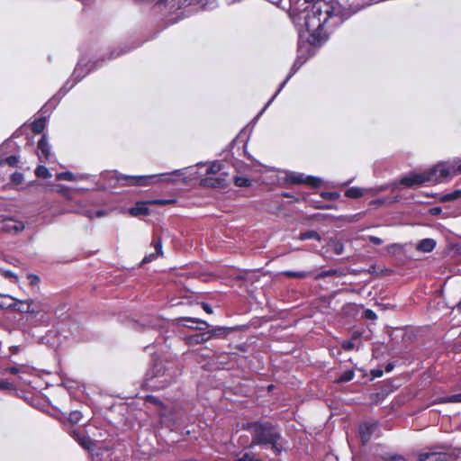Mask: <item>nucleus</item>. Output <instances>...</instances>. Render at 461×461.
Segmentation results:
<instances>
[{
    "label": "nucleus",
    "instance_id": "f257e3e1",
    "mask_svg": "<svg viewBox=\"0 0 461 461\" xmlns=\"http://www.w3.org/2000/svg\"><path fill=\"white\" fill-rule=\"evenodd\" d=\"M312 0H291L290 17L297 28L299 37L303 38L308 33V41L311 44H320L327 39L323 28L330 16V7L326 5L322 10V3H314L309 9Z\"/></svg>",
    "mask_w": 461,
    "mask_h": 461
},
{
    "label": "nucleus",
    "instance_id": "f03ea898",
    "mask_svg": "<svg viewBox=\"0 0 461 461\" xmlns=\"http://www.w3.org/2000/svg\"><path fill=\"white\" fill-rule=\"evenodd\" d=\"M176 375V363L157 361L147 372L144 385L150 390H160L170 384Z\"/></svg>",
    "mask_w": 461,
    "mask_h": 461
},
{
    "label": "nucleus",
    "instance_id": "7ed1b4c3",
    "mask_svg": "<svg viewBox=\"0 0 461 461\" xmlns=\"http://www.w3.org/2000/svg\"><path fill=\"white\" fill-rule=\"evenodd\" d=\"M243 428L250 431L252 445H272L280 438L279 431L268 422H251L244 425Z\"/></svg>",
    "mask_w": 461,
    "mask_h": 461
},
{
    "label": "nucleus",
    "instance_id": "20e7f679",
    "mask_svg": "<svg viewBox=\"0 0 461 461\" xmlns=\"http://www.w3.org/2000/svg\"><path fill=\"white\" fill-rule=\"evenodd\" d=\"M181 176L182 170H175L171 173H162L157 175H149V176H126V175H117L116 179L119 182H122V185H137V186H148L153 184L169 180L170 176Z\"/></svg>",
    "mask_w": 461,
    "mask_h": 461
},
{
    "label": "nucleus",
    "instance_id": "39448f33",
    "mask_svg": "<svg viewBox=\"0 0 461 461\" xmlns=\"http://www.w3.org/2000/svg\"><path fill=\"white\" fill-rule=\"evenodd\" d=\"M457 174H461V163L459 162L438 163L425 171V175L431 178L428 179V183L443 182Z\"/></svg>",
    "mask_w": 461,
    "mask_h": 461
},
{
    "label": "nucleus",
    "instance_id": "423d86ee",
    "mask_svg": "<svg viewBox=\"0 0 461 461\" xmlns=\"http://www.w3.org/2000/svg\"><path fill=\"white\" fill-rule=\"evenodd\" d=\"M72 436L82 447L90 451L93 461H107L110 458V449L108 447H97L89 437L76 430L72 432Z\"/></svg>",
    "mask_w": 461,
    "mask_h": 461
},
{
    "label": "nucleus",
    "instance_id": "0eeeda50",
    "mask_svg": "<svg viewBox=\"0 0 461 461\" xmlns=\"http://www.w3.org/2000/svg\"><path fill=\"white\" fill-rule=\"evenodd\" d=\"M428 179H430L427 175H425V171L423 172H411L408 175L401 177L399 180V185H402L406 187H418L424 184L428 183Z\"/></svg>",
    "mask_w": 461,
    "mask_h": 461
},
{
    "label": "nucleus",
    "instance_id": "6e6552de",
    "mask_svg": "<svg viewBox=\"0 0 461 461\" xmlns=\"http://www.w3.org/2000/svg\"><path fill=\"white\" fill-rule=\"evenodd\" d=\"M286 181L293 184H307L312 186H319L321 180L318 177L304 176L301 173L288 172L285 174Z\"/></svg>",
    "mask_w": 461,
    "mask_h": 461
},
{
    "label": "nucleus",
    "instance_id": "1a4fd4ad",
    "mask_svg": "<svg viewBox=\"0 0 461 461\" xmlns=\"http://www.w3.org/2000/svg\"><path fill=\"white\" fill-rule=\"evenodd\" d=\"M224 329L221 327H218L214 330H210L203 331L202 333H196L191 336L186 337L185 342L189 346L198 345L204 343L210 340L217 332H221Z\"/></svg>",
    "mask_w": 461,
    "mask_h": 461
},
{
    "label": "nucleus",
    "instance_id": "9d476101",
    "mask_svg": "<svg viewBox=\"0 0 461 461\" xmlns=\"http://www.w3.org/2000/svg\"><path fill=\"white\" fill-rule=\"evenodd\" d=\"M378 429L376 421H366L359 427V436L363 444H366L371 438L375 434Z\"/></svg>",
    "mask_w": 461,
    "mask_h": 461
},
{
    "label": "nucleus",
    "instance_id": "9b49d317",
    "mask_svg": "<svg viewBox=\"0 0 461 461\" xmlns=\"http://www.w3.org/2000/svg\"><path fill=\"white\" fill-rule=\"evenodd\" d=\"M38 157L41 161H51V147L49 144L45 135L38 142Z\"/></svg>",
    "mask_w": 461,
    "mask_h": 461
},
{
    "label": "nucleus",
    "instance_id": "f8f14e48",
    "mask_svg": "<svg viewBox=\"0 0 461 461\" xmlns=\"http://www.w3.org/2000/svg\"><path fill=\"white\" fill-rule=\"evenodd\" d=\"M24 229L23 221L12 218L5 219L0 223V230L9 233H18Z\"/></svg>",
    "mask_w": 461,
    "mask_h": 461
},
{
    "label": "nucleus",
    "instance_id": "ddd939ff",
    "mask_svg": "<svg viewBox=\"0 0 461 461\" xmlns=\"http://www.w3.org/2000/svg\"><path fill=\"white\" fill-rule=\"evenodd\" d=\"M202 184L204 186L221 188L228 185L227 179L223 176H208L202 180Z\"/></svg>",
    "mask_w": 461,
    "mask_h": 461
},
{
    "label": "nucleus",
    "instance_id": "4468645a",
    "mask_svg": "<svg viewBox=\"0 0 461 461\" xmlns=\"http://www.w3.org/2000/svg\"><path fill=\"white\" fill-rule=\"evenodd\" d=\"M148 203H149V202L148 203H144V202L137 203L135 204V206L129 209L130 214L132 216H135V217L140 216V215H148L149 212V210L147 206Z\"/></svg>",
    "mask_w": 461,
    "mask_h": 461
},
{
    "label": "nucleus",
    "instance_id": "2eb2a0df",
    "mask_svg": "<svg viewBox=\"0 0 461 461\" xmlns=\"http://www.w3.org/2000/svg\"><path fill=\"white\" fill-rule=\"evenodd\" d=\"M152 245L156 250V253H151L149 255L145 256L144 258L142 259V264L149 263L153 261L157 258V256H161L163 254L162 243L159 239L158 240L153 241Z\"/></svg>",
    "mask_w": 461,
    "mask_h": 461
},
{
    "label": "nucleus",
    "instance_id": "dca6fc26",
    "mask_svg": "<svg viewBox=\"0 0 461 461\" xmlns=\"http://www.w3.org/2000/svg\"><path fill=\"white\" fill-rule=\"evenodd\" d=\"M12 300L15 301L16 303L14 304L8 305V307L14 309V311L22 313H27L29 311V304L32 303V300H25V301H20L16 300L13 297H10Z\"/></svg>",
    "mask_w": 461,
    "mask_h": 461
},
{
    "label": "nucleus",
    "instance_id": "f3484780",
    "mask_svg": "<svg viewBox=\"0 0 461 461\" xmlns=\"http://www.w3.org/2000/svg\"><path fill=\"white\" fill-rule=\"evenodd\" d=\"M444 455L438 452H424L419 455L417 461H443Z\"/></svg>",
    "mask_w": 461,
    "mask_h": 461
},
{
    "label": "nucleus",
    "instance_id": "a211bd4d",
    "mask_svg": "<svg viewBox=\"0 0 461 461\" xmlns=\"http://www.w3.org/2000/svg\"><path fill=\"white\" fill-rule=\"evenodd\" d=\"M296 64L294 65L291 73L286 77V78L283 81L280 87L277 89L276 94L272 96V98L267 102V104L264 106V108L260 111L258 117L260 116L266 109L269 106V104L273 102V100L276 97V95L281 92V90L285 87L288 80L292 77V76L294 74V72L297 70V68H295Z\"/></svg>",
    "mask_w": 461,
    "mask_h": 461
},
{
    "label": "nucleus",
    "instance_id": "6ab92c4d",
    "mask_svg": "<svg viewBox=\"0 0 461 461\" xmlns=\"http://www.w3.org/2000/svg\"><path fill=\"white\" fill-rule=\"evenodd\" d=\"M436 241L433 239H424L417 245V249L422 252H430L434 249Z\"/></svg>",
    "mask_w": 461,
    "mask_h": 461
},
{
    "label": "nucleus",
    "instance_id": "aec40b11",
    "mask_svg": "<svg viewBox=\"0 0 461 461\" xmlns=\"http://www.w3.org/2000/svg\"><path fill=\"white\" fill-rule=\"evenodd\" d=\"M460 197H461V189H456L453 192H450V193L441 195L439 200H440V202L446 203V202L457 200Z\"/></svg>",
    "mask_w": 461,
    "mask_h": 461
},
{
    "label": "nucleus",
    "instance_id": "412c9836",
    "mask_svg": "<svg viewBox=\"0 0 461 461\" xmlns=\"http://www.w3.org/2000/svg\"><path fill=\"white\" fill-rule=\"evenodd\" d=\"M284 276H287V277H290V278H300V279H303V278H306L310 276V272H306V271H290V270H287V271H284L282 273Z\"/></svg>",
    "mask_w": 461,
    "mask_h": 461
},
{
    "label": "nucleus",
    "instance_id": "4be33fe9",
    "mask_svg": "<svg viewBox=\"0 0 461 461\" xmlns=\"http://www.w3.org/2000/svg\"><path fill=\"white\" fill-rule=\"evenodd\" d=\"M366 190L359 187L348 188L345 194L349 198H359L365 194Z\"/></svg>",
    "mask_w": 461,
    "mask_h": 461
},
{
    "label": "nucleus",
    "instance_id": "5701e85b",
    "mask_svg": "<svg viewBox=\"0 0 461 461\" xmlns=\"http://www.w3.org/2000/svg\"><path fill=\"white\" fill-rule=\"evenodd\" d=\"M46 126V119L41 117L35 120L32 124V130L35 133H41Z\"/></svg>",
    "mask_w": 461,
    "mask_h": 461
},
{
    "label": "nucleus",
    "instance_id": "b1692460",
    "mask_svg": "<svg viewBox=\"0 0 461 461\" xmlns=\"http://www.w3.org/2000/svg\"><path fill=\"white\" fill-rule=\"evenodd\" d=\"M190 3H195L203 9H213L217 5L216 0H190Z\"/></svg>",
    "mask_w": 461,
    "mask_h": 461
},
{
    "label": "nucleus",
    "instance_id": "393cba45",
    "mask_svg": "<svg viewBox=\"0 0 461 461\" xmlns=\"http://www.w3.org/2000/svg\"><path fill=\"white\" fill-rule=\"evenodd\" d=\"M185 321L203 325V327H195V329L200 330H203L209 328V326H210L206 321H202L200 319H195V318H181V319H179V322H182Z\"/></svg>",
    "mask_w": 461,
    "mask_h": 461
},
{
    "label": "nucleus",
    "instance_id": "a878e982",
    "mask_svg": "<svg viewBox=\"0 0 461 461\" xmlns=\"http://www.w3.org/2000/svg\"><path fill=\"white\" fill-rule=\"evenodd\" d=\"M355 376V373L353 370H347L343 372L339 377L337 379L338 383H347L351 381Z\"/></svg>",
    "mask_w": 461,
    "mask_h": 461
},
{
    "label": "nucleus",
    "instance_id": "bb28decb",
    "mask_svg": "<svg viewBox=\"0 0 461 461\" xmlns=\"http://www.w3.org/2000/svg\"><path fill=\"white\" fill-rule=\"evenodd\" d=\"M0 274L10 282L16 284L18 282V276L16 274L10 270H5L4 268H0Z\"/></svg>",
    "mask_w": 461,
    "mask_h": 461
},
{
    "label": "nucleus",
    "instance_id": "cd10ccee",
    "mask_svg": "<svg viewBox=\"0 0 461 461\" xmlns=\"http://www.w3.org/2000/svg\"><path fill=\"white\" fill-rule=\"evenodd\" d=\"M35 175L38 177L41 178H50L51 176V174L50 173L49 169L44 166H38L35 169Z\"/></svg>",
    "mask_w": 461,
    "mask_h": 461
},
{
    "label": "nucleus",
    "instance_id": "c85d7f7f",
    "mask_svg": "<svg viewBox=\"0 0 461 461\" xmlns=\"http://www.w3.org/2000/svg\"><path fill=\"white\" fill-rule=\"evenodd\" d=\"M234 184L240 187H248L251 185V180L245 176H235Z\"/></svg>",
    "mask_w": 461,
    "mask_h": 461
},
{
    "label": "nucleus",
    "instance_id": "c756f323",
    "mask_svg": "<svg viewBox=\"0 0 461 461\" xmlns=\"http://www.w3.org/2000/svg\"><path fill=\"white\" fill-rule=\"evenodd\" d=\"M299 240H320V235L318 234V232L314 230H308L306 232L301 233L299 236Z\"/></svg>",
    "mask_w": 461,
    "mask_h": 461
},
{
    "label": "nucleus",
    "instance_id": "7c9ffc66",
    "mask_svg": "<svg viewBox=\"0 0 461 461\" xmlns=\"http://www.w3.org/2000/svg\"><path fill=\"white\" fill-rule=\"evenodd\" d=\"M221 170V164L219 162L212 163L206 170L208 176H215Z\"/></svg>",
    "mask_w": 461,
    "mask_h": 461
},
{
    "label": "nucleus",
    "instance_id": "2f4dec72",
    "mask_svg": "<svg viewBox=\"0 0 461 461\" xmlns=\"http://www.w3.org/2000/svg\"><path fill=\"white\" fill-rule=\"evenodd\" d=\"M359 336L360 335L358 333H355L352 336V339L350 340L343 341L342 344H341V347L343 348V349H345V350H351V349H353L356 347V345L354 343V339H358Z\"/></svg>",
    "mask_w": 461,
    "mask_h": 461
},
{
    "label": "nucleus",
    "instance_id": "473e14b6",
    "mask_svg": "<svg viewBox=\"0 0 461 461\" xmlns=\"http://www.w3.org/2000/svg\"><path fill=\"white\" fill-rule=\"evenodd\" d=\"M440 402H461V393L456 394H452L449 396H445L441 398Z\"/></svg>",
    "mask_w": 461,
    "mask_h": 461
},
{
    "label": "nucleus",
    "instance_id": "72a5a7b5",
    "mask_svg": "<svg viewBox=\"0 0 461 461\" xmlns=\"http://www.w3.org/2000/svg\"><path fill=\"white\" fill-rule=\"evenodd\" d=\"M57 179L66 180V181H74L76 178H75V176L71 172L66 171V172L59 173L57 175Z\"/></svg>",
    "mask_w": 461,
    "mask_h": 461
},
{
    "label": "nucleus",
    "instance_id": "f704fd0d",
    "mask_svg": "<svg viewBox=\"0 0 461 461\" xmlns=\"http://www.w3.org/2000/svg\"><path fill=\"white\" fill-rule=\"evenodd\" d=\"M82 419V413L79 411H73L69 413L68 420L71 423H77Z\"/></svg>",
    "mask_w": 461,
    "mask_h": 461
},
{
    "label": "nucleus",
    "instance_id": "c9c22d12",
    "mask_svg": "<svg viewBox=\"0 0 461 461\" xmlns=\"http://www.w3.org/2000/svg\"><path fill=\"white\" fill-rule=\"evenodd\" d=\"M321 197L326 200L335 201L339 198V194L337 192H322Z\"/></svg>",
    "mask_w": 461,
    "mask_h": 461
},
{
    "label": "nucleus",
    "instance_id": "e433bc0d",
    "mask_svg": "<svg viewBox=\"0 0 461 461\" xmlns=\"http://www.w3.org/2000/svg\"><path fill=\"white\" fill-rule=\"evenodd\" d=\"M87 72H88V70L86 72L83 73L82 65L80 63H78L73 72V77H75L77 78V81H79L81 78H83L86 76V74Z\"/></svg>",
    "mask_w": 461,
    "mask_h": 461
},
{
    "label": "nucleus",
    "instance_id": "4c0bfd02",
    "mask_svg": "<svg viewBox=\"0 0 461 461\" xmlns=\"http://www.w3.org/2000/svg\"><path fill=\"white\" fill-rule=\"evenodd\" d=\"M332 247H333V250L334 252L337 254V255H340L342 254L343 250H344V246L341 242L339 241H334L332 243Z\"/></svg>",
    "mask_w": 461,
    "mask_h": 461
},
{
    "label": "nucleus",
    "instance_id": "58836bf2",
    "mask_svg": "<svg viewBox=\"0 0 461 461\" xmlns=\"http://www.w3.org/2000/svg\"><path fill=\"white\" fill-rule=\"evenodd\" d=\"M336 274H337V270H335V269L322 271L321 273L317 275L316 279L324 278L326 276H335Z\"/></svg>",
    "mask_w": 461,
    "mask_h": 461
},
{
    "label": "nucleus",
    "instance_id": "ea45409f",
    "mask_svg": "<svg viewBox=\"0 0 461 461\" xmlns=\"http://www.w3.org/2000/svg\"><path fill=\"white\" fill-rule=\"evenodd\" d=\"M14 388V384L7 380H0V390H13Z\"/></svg>",
    "mask_w": 461,
    "mask_h": 461
},
{
    "label": "nucleus",
    "instance_id": "a19ab883",
    "mask_svg": "<svg viewBox=\"0 0 461 461\" xmlns=\"http://www.w3.org/2000/svg\"><path fill=\"white\" fill-rule=\"evenodd\" d=\"M238 461H258L255 455L251 452L245 453Z\"/></svg>",
    "mask_w": 461,
    "mask_h": 461
},
{
    "label": "nucleus",
    "instance_id": "79ce46f5",
    "mask_svg": "<svg viewBox=\"0 0 461 461\" xmlns=\"http://www.w3.org/2000/svg\"><path fill=\"white\" fill-rule=\"evenodd\" d=\"M363 316L366 319L372 320V321H375L377 318L375 312L374 311H372V310H369V309H367V310H366L364 312Z\"/></svg>",
    "mask_w": 461,
    "mask_h": 461
},
{
    "label": "nucleus",
    "instance_id": "37998d69",
    "mask_svg": "<svg viewBox=\"0 0 461 461\" xmlns=\"http://www.w3.org/2000/svg\"><path fill=\"white\" fill-rule=\"evenodd\" d=\"M18 161L19 158L16 156H10L5 158V163L8 164L10 167H15Z\"/></svg>",
    "mask_w": 461,
    "mask_h": 461
},
{
    "label": "nucleus",
    "instance_id": "c03bdc74",
    "mask_svg": "<svg viewBox=\"0 0 461 461\" xmlns=\"http://www.w3.org/2000/svg\"><path fill=\"white\" fill-rule=\"evenodd\" d=\"M175 200H165V199H158L149 202L151 204H157V205H164L174 203Z\"/></svg>",
    "mask_w": 461,
    "mask_h": 461
},
{
    "label": "nucleus",
    "instance_id": "a18cd8bd",
    "mask_svg": "<svg viewBox=\"0 0 461 461\" xmlns=\"http://www.w3.org/2000/svg\"><path fill=\"white\" fill-rule=\"evenodd\" d=\"M106 213L103 210H99V211H96L95 212H87L86 213V216L89 217V218H94V217H103L104 216Z\"/></svg>",
    "mask_w": 461,
    "mask_h": 461
},
{
    "label": "nucleus",
    "instance_id": "49530a36",
    "mask_svg": "<svg viewBox=\"0 0 461 461\" xmlns=\"http://www.w3.org/2000/svg\"><path fill=\"white\" fill-rule=\"evenodd\" d=\"M57 102H58V101H55L54 99H53V100H50L48 104H46L42 107L41 111H42L43 113H46V112L48 111V107H49V106H50V108H54V106L56 105Z\"/></svg>",
    "mask_w": 461,
    "mask_h": 461
},
{
    "label": "nucleus",
    "instance_id": "de8ad7c7",
    "mask_svg": "<svg viewBox=\"0 0 461 461\" xmlns=\"http://www.w3.org/2000/svg\"><path fill=\"white\" fill-rule=\"evenodd\" d=\"M368 239H369V241L375 245H381L383 243V240L380 238L375 237V236H370Z\"/></svg>",
    "mask_w": 461,
    "mask_h": 461
},
{
    "label": "nucleus",
    "instance_id": "09e8293b",
    "mask_svg": "<svg viewBox=\"0 0 461 461\" xmlns=\"http://www.w3.org/2000/svg\"><path fill=\"white\" fill-rule=\"evenodd\" d=\"M28 278L30 279V283L32 285H35L40 282L39 277L35 275H29Z\"/></svg>",
    "mask_w": 461,
    "mask_h": 461
},
{
    "label": "nucleus",
    "instance_id": "8fccbe9b",
    "mask_svg": "<svg viewBox=\"0 0 461 461\" xmlns=\"http://www.w3.org/2000/svg\"><path fill=\"white\" fill-rule=\"evenodd\" d=\"M387 461H407L406 458L402 456L395 455L393 456H390Z\"/></svg>",
    "mask_w": 461,
    "mask_h": 461
},
{
    "label": "nucleus",
    "instance_id": "3c124183",
    "mask_svg": "<svg viewBox=\"0 0 461 461\" xmlns=\"http://www.w3.org/2000/svg\"><path fill=\"white\" fill-rule=\"evenodd\" d=\"M76 82H73L72 84L69 85V81H68L65 86H63V88L60 89V92L63 91V95H65L70 88H72L74 86Z\"/></svg>",
    "mask_w": 461,
    "mask_h": 461
},
{
    "label": "nucleus",
    "instance_id": "603ef678",
    "mask_svg": "<svg viewBox=\"0 0 461 461\" xmlns=\"http://www.w3.org/2000/svg\"><path fill=\"white\" fill-rule=\"evenodd\" d=\"M32 303L29 304V311L27 312V313L37 314L41 312L40 308L32 307Z\"/></svg>",
    "mask_w": 461,
    "mask_h": 461
},
{
    "label": "nucleus",
    "instance_id": "864d4df0",
    "mask_svg": "<svg viewBox=\"0 0 461 461\" xmlns=\"http://www.w3.org/2000/svg\"><path fill=\"white\" fill-rule=\"evenodd\" d=\"M6 371L9 372L10 374L16 375L20 373L21 369L17 366H11L7 367Z\"/></svg>",
    "mask_w": 461,
    "mask_h": 461
},
{
    "label": "nucleus",
    "instance_id": "5fc2aeb1",
    "mask_svg": "<svg viewBox=\"0 0 461 461\" xmlns=\"http://www.w3.org/2000/svg\"><path fill=\"white\" fill-rule=\"evenodd\" d=\"M202 307L204 310V312H206L207 313H209V314L212 313V308L208 303H202Z\"/></svg>",
    "mask_w": 461,
    "mask_h": 461
},
{
    "label": "nucleus",
    "instance_id": "6e6d98bb",
    "mask_svg": "<svg viewBox=\"0 0 461 461\" xmlns=\"http://www.w3.org/2000/svg\"><path fill=\"white\" fill-rule=\"evenodd\" d=\"M23 180V176L22 174H19V173H15L13 175V181L15 182V183H21Z\"/></svg>",
    "mask_w": 461,
    "mask_h": 461
},
{
    "label": "nucleus",
    "instance_id": "4d7b16f0",
    "mask_svg": "<svg viewBox=\"0 0 461 461\" xmlns=\"http://www.w3.org/2000/svg\"><path fill=\"white\" fill-rule=\"evenodd\" d=\"M372 375H373V376H375V377H380V376H382V375H383V371H382V370H380V369H375V370H373V371H372Z\"/></svg>",
    "mask_w": 461,
    "mask_h": 461
},
{
    "label": "nucleus",
    "instance_id": "13d9d810",
    "mask_svg": "<svg viewBox=\"0 0 461 461\" xmlns=\"http://www.w3.org/2000/svg\"><path fill=\"white\" fill-rule=\"evenodd\" d=\"M430 212L432 215H438L441 212V208L440 207H434L430 210Z\"/></svg>",
    "mask_w": 461,
    "mask_h": 461
},
{
    "label": "nucleus",
    "instance_id": "bf43d9fd",
    "mask_svg": "<svg viewBox=\"0 0 461 461\" xmlns=\"http://www.w3.org/2000/svg\"><path fill=\"white\" fill-rule=\"evenodd\" d=\"M392 369H393V366L389 364V365L386 366V371H387V372H390Z\"/></svg>",
    "mask_w": 461,
    "mask_h": 461
},
{
    "label": "nucleus",
    "instance_id": "052dcab7",
    "mask_svg": "<svg viewBox=\"0 0 461 461\" xmlns=\"http://www.w3.org/2000/svg\"><path fill=\"white\" fill-rule=\"evenodd\" d=\"M18 351V348L17 347H13L12 348V352L13 353H16Z\"/></svg>",
    "mask_w": 461,
    "mask_h": 461
},
{
    "label": "nucleus",
    "instance_id": "680f3d73",
    "mask_svg": "<svg viewBox=\"0 0 461 461\" xmlns=\"http://www.w3.org/2000/svg\"><path fill=\"white\" fill-rule=\"evenodd\" d=\"M120 54L121 53H116L115 55H113V53H112L110 59L116 58V57L120 56Z\"/></svg>",
    "mask_w": 461,
    "mask_h": 461
},
{
    "label": "nucleus",
    "instance_id": "e2e57ef3",
    "mask_svg": "<svg viewBox=\"0 0 461 461\" xmlns=\"http://www.w3.org/2000/svg\"><path fill=\"white\" fill-rule=\"evenodd\" d=\"M183 326L187 327V328H191V329H195V328L193 326V324H190V325L183 324Z\"/></svg>",
    "mask_w": 461,
    "mask_h": 461
},
{
    "label": "nucleus",
    "instance_id": "0e129e2a",
    "mask_svg": "<svg viewBox=\"0 0 461 461\" xmlns=\"http://www.w3.org/2000/svg\"><path fill=\"white\" fill-rule=\"evenodd\" d=\"M393 186L394 188H397V187H398V184H397V183H393Z\"/></svg>",
    "mask_w": 461,
    "mask_h": 461
},
{
    "label": "nucleus",
    "instance_id": "69168bd1",
    "mask_svg": "<svg viewBox=\"0 0 461 461\" xmlns=\"http://www.w3.org/2000/svg\"><path fill=\"white\" fill-rule=\"evenodd\" d=\"M375 203H381V201H375Z\"/></svg>",
    "mask_w": 461,
    "mask_h": 461
},
{
    "label": "nucleus",
    "instance_id": "338daca9",
    "mask_svg": "<svg viewBox=\"0 0 461 461\" xmlns=\"http://www.w3.org/2000/svg\"><path fill=\"white\" fill-rule=\"evenodd\" d=\"M375 203H381V201H375Z\"/></svg>",
    "mask_w": 461,
    "mask_h": 461
},
{
    "label": "nucleus",
    "instance_id": "774afa93",
    "mask_svg": "<svg viewBox=\"0 0 461 461\" xmlns=\"http://www.w3.org/2000/svg\"><path fill=\"white\" fill-rule=\"evenodd\" d=\"M458 308L461 309V302L458 303Z\"/></svg>",
    "mask_w": 461,
    "mask_h": 461
}]
</instances>
